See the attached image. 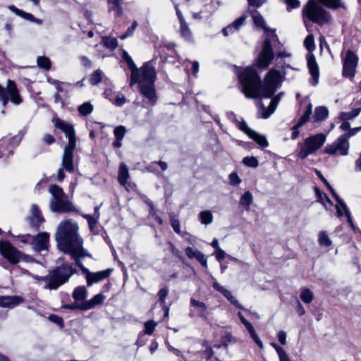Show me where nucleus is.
I'll return each instance as SVG.
<instances>
[{
	"label": "nucleus",
	"mask_w": 361,
	"mask_h": 361,
	"mask_svg": "<svg viewBox=\"0 0 361 361\" xmlns=\"http://www.w3.org/2000/svg\"><path fill=\"white\" fill-rule=\"evenodd\" d=\"M238 78L243 92L246 97L250 99H256L260 97H271L277 87L283 80L281 73L279 71L272 68L267 73L265 82L263 85L255 70L251 67H247L240 73Z\"/></svg>",
	"instance_id": "f257e3e1"
},
{
	"label": "nucleus",
	"mask_w": 361,
	"mask_h": 361,
	"mask_svg": "<svg viewBox=\"0 0 361 361\" xmlns=\"http://www.w3.org/2000/svg\"><path fill=\"white\" fill-rule=\"evenodd\" d=\"M78 231L79 226L73 220L60 222L55 233L58 248L70 255L73 259L80 257H92L91 254L84 247V240Z\"/></svg>",
	"instance_id": "f03ea898"
},
{
	"label": "nucleus",
	"mask_w": 361,
	"mask_h": 361,
	"mask_svg": "<svg viewBox=\"0 0 361 361\" xmlns=\"http://www.w3.org/2000/svg\"><path fill=\"white\" fill-rule=\"evenodd\" d=\"M253 22L257 27L264 30V39L263 41L262 50L259 54L256 62L258 67L261 68H267L274 58L273 46L279 42V38L274 30L266 26L265 21L262 16L257 10L252 11Z\"/></svg>",
	"instance_id": "7ed1b4c3"
},
{
	"label": "nucleus",
	"mask_w": 361,
	"mask_h": 361,
	"mask_svg": "<svg viewBox=\"0 0 361 361\" xmlns=\"http://www.w3.org/2000/svg\"><path fill=\"white\" fill-rule=\"evenodd\" d=\"M139 71L136 83L139 84L140 92L147 99V105L154 106L157 102L154 85L157 78L155 68L150 63H146Z\"/></svg>",
	"instance_id": "20e7f679"
},
{
	"label": "nucleus",
	"mask_w": 361,
	"mask_h": 361,
	"mask_svg": "<svg viewBox=\"0 0 361 361\" xmlns=\"http://www.w3.org/2000/svg\"><path fill=\"white\" fill-rule=\"evenodd\" d=\"M55 127L61 129L68 138V144L66 146L62 157V166L68 171H74L73 152L76 147V137L73 126L66 123L59 118L53 119Z\"/></svg>",
	"instance_id": "39448f33"
},
{
	"label": "nucleus",
	"mask_w": 361,
	"mask_h": 361,
	"mask_svg": "<svg viewBox=\"0 0 361 361\" xmlns=\"http://www.w3.org/2000/svg\"><path fill=\"white\" fill-rule=\"evenodd\" d=\"M75 272L72 265L63 264L59 267L53 273L45 276H33V278L39 281L47 282L46 288L57 289L61 285L66 282L70 277Z\"/></svg>",
	"instance_id": "423d86ee"
},
{
	"label": "nucleus",
	"mask_w": 361,
	"mask_h": 361,
	"mask_svg": "<svg viewBox=\"0 0 361 361\" xmlns=\"http://www.w3.org/2000/svg\"><path fill=\"white\" fill-rule=\"evenodd\" d=\"M49 192L51 195L49 208L54 212L66 213L74 210L73 204L66 199L62 188L56 185H52Z\"/></svg>",
	"instance_id": "0eeeda50"
},
{
	"label": "nucleus",
	"mask_w": 361,
	"mask_h": 361,
	"mask_svg": "<svg viewBox=\"0 0 361 361\" xmlns=\"http://www.w3.org/2000/svg\"><path fill=\"white\" fill-rule=\"evenodd\" d=\"M326 137L323 133H318L307 137L303 142L298 143L297 156L306 159L309 155L314 154L326 142Z\"/></svg>",
	"instance_id": "6e6552de"
},
{
	"label": "nucleus",
	"mask_w": 361,
	"mask_h": 361,
	"mask_svg": "<svg viewBox=\"0 0 361 361\" xmlns=\"http://www.w3.org/2000/svg\"><path fill=\"white\" fill-rule=\"evenodd\" d=\"M303 14L310 20L319 25L328 23L331 20L329 12L312 0L309 1L303 8Z\"/></svg>",
	"instance_id": "1a4fd4ad"
},
{
	"label": "nucleus",
	"mask_w": 361,
	"mask_h": 361,
	"mask_svg": "<svg viewBox=\"0 0 361 361\" xmlns=\"http://www.w3.org/2000/svg\"><path fill=\"white\" fill-rule=\"evenodd\" d=\"M20 242L28 243L32 245V249L36 252L45 250L48 248L49 234L47 232H42L37 235L30 234L20 235Z\"/></svg>",
	"instance_id": "9d476101"
},
{
	"label": "nucleus",
	"mask_w": 361,
	"mask_h": 361,
	"mask_svg": "<svg viewBox=\"0 0 361 361\" xmlns=\"http://www.w3.org/2000/svg\"><path fill=\"white\" fill-rule=\"evenodd\" d=\"M10 101L14 104H20L22 102L21 97L19 94L15 82L11 80H8L6 90L0 86V100L2 101L3 105L6 106Z\"/></svg>",
	"instance_id": "9b49d317"
},
{
	"label": "nucleus",
	"mask_w": 361,
	"mask_h": 361,
	"mask_svg": "<svg viewBox=\"0 0 361 361\" xmlns=\"http://www.w3.org/2000/svg\"><path fill=\"white\" fill-rule=\"evenodd\" d=\"M0 253L10 263L16 264L23 259V254L13 247L9 242L0 241Z\"/></svg>",
	"instance_id": "f8f14e48"
},
{
	"label": "nucleus",
	"mask_w": 361,
	"mask_h": 361,
	"mask_svg": "<svg viewBox=\"0 0 361 361\" xmlns=\"http://www.w3.org/2000/svg\"><path fill=\"white\" fill-rule=\"evenodd\" d=\"M349 142L343 135L339 136L332 144L328 145L324 149L326 154L331 155L345 156L348 153Z\"/></svg>",
	"instance_id": "ddd939ff"
},
{
	"label": "nucleus",
	"mask_w": 361,
	"mask_h": 361,
	"mask_svg": "<svg viewBox=\"0 0 361 361\" xmlns=\"http://www.w3.org/2000/svg\"><path fill=\"white\" fill-rule=\"evenodd\" d=\"M357 61V56L352 51H348L343 60V75L345 77L353 78L355 73Z\"/></svg>",
	"instance_id": "4468645a"
},
{
	"label": "nucleus",
	"mask_w": 361,
	"mask_h": 361,
	"mask_svg": "<svg viewBox=\"0 0 361 361\" xmlns=\"http://www.w3.org/2000/svg\"><path fill=\"white\" fill-rule=\"evenodd\" d=\"M218 8V3L213 0H204L199 12H193L192 18L196 20L208 19Z\"/></svg>",
	"instance_id": "2eb2a0df"
},
{
	"label": "nucleus",
	"mask_w": 361,
	"mask_h": 361,
	"mask_svg": "<svg viewBox=\"0 0 361 361\" xmlns=\"http://www.w3.org/2000/svg\"><path fill=\"white\" fill-rule=\"evenodd\" d=\"M282 96L283 93L281 92L272 98L268 108H266L261 101H258L257 102V106L258 107L259 116L263 118H269L275 111Z\"/></svg>",
	"instance_id": "dca6fc26"
},
{
	"label": "nucleus",
	"mask_w": 361,
	"mask_h": 361,
	"mask_svg": "<svg viewBox=\"0 0 361 361\" xmlns=\"http://www.w3.org/2000/svg\"><path fill=\"white\" fill-rule=\"evenodd\" d=\"M239 129L247 134L250 138L255 141L261 147L264 148L269 145L266 137L250 128L245 122L239 123Z\"/></svg>",
	"instance_id": "f3484780"
},
{
	"label": "nucleus",
	"mask_w": 361,
	"mask_h": 361,
	"mask_svg": "<svg viewBox=\"0 0 361 361\" xmlns=\"http://www.w3.org/2000/svg\"><path fill=\"white\" fill-rule=\"evenodd\" d=\"M335 198L337 202V204L336 205V211H337V215L338 216H342L344 214L346 216L348 222L350 224L351 228L355 230V227L353 222L352 217L350 216V213L349 209L347 207V205L337 195H335Z\"/></svg>",
	"instance_id": "a211bd4d"
},
{
	"label": "nucleus",
	"mask_w": 361,
	"mask_h": 361,
	"mask_svg": "<svg viewBox=\"0 0 361 361\" xmlns=\"http://www.w3.org/2000/svg\"><path fill=\"white\" fill-rule=\"evenodd\" d=\"M111 271V269H106L97 272H88L86 275L87 286H91L93 283H98L107 278Z\"/></svg>",
	"instance_id": "6ab92c4d"
},
{
	"label": "nucleus",
	"mask_w": 361,
	"mask_h": 361,
	"mask_svg": "<svg viewBox=\"0 0 361 361\" xmlns=\"http://www.w3.org/2000/svg\"><path fill=\"white\" fill-rule=\"evenodd\" d=\"M307 66L310 73L311 74L312 76V78L310 80V82L312 85H316L318 82L319 73V68L315 60V57L313 55H310L308 56Z\"/></svg>",
	"instance_id": "aec40b11"
},
{
	"label": "nucleus",
	"mask_w": 361,
	"mask_h": 361,
	"mask_svg": "<svg viewBox=\"0 0 361 361\" xmlns=\"http://www.w3.org/2000/svg\"><path fill=\"white\" fill-rule=\"evenodd\" d=\"M23 299L17 295L0 296V307L4 308H13L23 302Z\"/></svg>",
	"instance_id": "412c9836"
},
{
	"label": "nucleus",
	"mask_w": 361,
	"mask_h": 361,
	"mask_svg": "<svg viewBox=\"0 0 361 361\" xmlns=\"http://www.w3.org/2000/svg\"><path fill=\"white\" fill-rule=\"evenodd\" d=\"M186 255L190 259L195 258L202 267H207V260L206 257L200 251L194 250L191 247H187L185 249Z\"/></svg>",
	"instance_id": "4be33fe9"
},
{
	"label": "nucleus",
	"mask_w": 361,
	"mask_h": 361,
	"mask_svg": "<svg viewBox=\"0 0 361 361\" xmlns=\"http://www.w3.org/2000/svg\"><path fill=\"white\" fill-rule=\"evenodd\" d=\"M213 287L215 290L221 293L232 304L235 305L237 307L242 309L243 307L238 302V301L233 296L231 293L226 289L224 286L220 285L216 280L213 282Z\"/></svg>",
	"instance_id": "5701e85b"
},
{
	"label": "nucleus",
	"mask_w": 361,
	"mask_h": 361,
	"mask_svg": "<svg viewBox=\"0 0 361 361\" xmlns=\"http://www.w3.org/2000/svg\"><path fill=\"white\" fill-rule=\"evenodd\" d=\"M245 16H243L237 18L233 23L228 25L227 27L222 30V32L224 36L227 37L230 34L238 30L240 27L244 24L245 21Z\"/></svg>",
	"instance_id": "b1692460"
},
{
	"label": "nucleus",
	"mask_w": 361,
	"mask_h": 361,
	"mask_svg": "<svg viewBox=\"0 0 361 361\" xmlns=\"http://www.w3.org/2000/svg\"><path fill=\"white\" fill-rule=\"evenodd\" d=\"M31 212V217L30 221L31 224L36 227H38L40 224H42L44 221V219L42 215L41 211L39 207L36 204H32L30 208Z\"/></svg>",
	"instance_id": "393cba45"
},
{
	"label": "nucleus",
	"mask_w": 361,
	"mask_h": 361,
	"mask_svg": "<svg viewBox=\"0 0 361 361\" xmlns=\"http://www.w3.org/2000/svg\"><path fill=\"white\" fill-rule=\"evenodd\" d=\"M15 139L16 137H14L12 139L2 138L0 140V158L8 157L13 154V148L8 149V145Z\"/></svg>",
	"instance_id": "a878e982"
},
{
	"label": "nucleus",
	"mask_w": 361,
	"mask_h": 361,
	"mask_svg": "<svg viewBox=\"0 0 361 361\" xmlns=\"http://www.w3.org/2000/svg\"><path fill=\"white\" fill-rule=\"evenodd\" d=\"M105 297L99 293L94 295L91 300L85 302L81 307L80 309L83 310H87L93 308L94 306L97 305H100L103 302Z\"/></svg>",
	"instance_id": "bb28decb"
},
{
	"label": "nucleus",
	"mask_w": 361,
	"mask_h": 361,
	"mask_svg": "<svg viewBox=\"0 0 361 361\" xmlns=\"http://www.w3.org/2000/svg\"><path fill=\"white\" fill-rule=\"evenodd\" d=\"M190 305L196 308L198 312V315L201 317H207V307L205 303L200 302L194 298L190 299Z\"/></svg>",
	"instance_id": "cd10ccee"
},
{
	"label": "nucleus",
	"mask_w": 361,
	"mask_h": 361,
	"mask_svg": "<svg viewBox=\"0 0 361 361\" xmlns=\"http://www.w3.org/2000/svg\"><path fill=\"white\" fill-rule=\"evenodd\" d=\"M253 202L252 194L250 191H246L240 198V205L242 206L245 210L249 211L250 205Z\"/></svg>",
	"instance_id": "c85d7f7f"
},
{
	"label": "nucleus",
	"mask_w": 361,
	"mask_h": 361,
	"mask_svg": "<svg viewBox=\"0 0 361 361\" xmlns=\"http://www.w3.org/2000/svg\"><path fill=\"white\" fill-rule=\"evenodd\" d=\"M129 178V173L127 166L122 163L119 166L118 180L121 185H125Z\"/></svg>",
	"instance_id": "c756f323"
},
{
	"label": "nucleus",
	"mask_w": 361,
	"mask_h": 361,
	"mask_svg": "<svg viewBox=\"0 0 361 361\" xmlns=\"http://www.w3.org/2000/svg\"><path fill=\"white\" fill-rule=\"evenodd\" d=\"M243 324L245 326L246 329L250 333L251 338L254 340V341L259 346V348L262 349L264 347L263 343L260 340V338H259L257 334H256L255 330L254 327L252 326V324L250 322H249L248 321H247Z\"/></svg>",
	"instance_id": "7c9ffc66"
},
{
	"label": "nucleus",
	"mask_w": 361,
	"mask_h": 361,
	"mask_svg": "<svg viewBox=\"0 0 361 361\" xmlns=\"http://www.w3.org/2000/svg\"><path fill=\"white\" fill-rule=\"evenodd\" d=\"M198 219L202 224L207 226L212 223L214 216L211 211L204 210L199 213Z\"/></svg>",
	"instance_id": "2f4dec72"
},
{
	"label": "nucleus",
	"mask_w": 361,
	"mask_h": 361,
	"mask_svg": "<svg viewBox=\"0 0 361 361\" xmlns=\"http://www.w3.org/2000/svg\"><path fill=\"white\" fill-rule=\"evenodd\" d=\"M361 111V108L354 109L350 112H341L338 118L341 121L352 120L357 117Z\"/></svg>",
	"instance_id": "473e14b6"
},
{
	"label": "nucleus",
	"mask_w": 361,
	"mask_h": 361,
	"mask_svg": "<svg viewBox=\"0 0 361 361\" xmlns=\"http://www.w3.org/2000/svg\"><path fill=\"white\" fill-rule=\"evenodd\" d=\"M127 63H128V68L130 69V71L131 72L130 85L133 86L136 83V80L137 79L138 72H140L139 71L140 69H138L136 67V66L133 60H130V61L128 62Z\"/></svg>",
	"instance_id": "72a5a7b5"
},
{
	"label": "nucleus",
	"mask_w": 361,
	"mask_h": 361,
	"mask_svg": "<svg viewBox=\"0 0 361 361\" xmlns=\"http://www.w3.org/2000/svg\"><path fill=\"white\" fill-rule=\"evenodd\" d=\"M320 4L324 5V6L331 8L336 9L338 8H343L344 4L342 3L341 0H317Z\"/></svg>",
	"instance_id": "f704fd0d"
},
{
	"label": "nucleus",
	"mask_w": 361,
	"mask_h": 361,
	"mask_svg": "<svg viewBox=\"0 0 361 361\" xmlns=\"http://www.w3.org/2000/svg\"><path fill=\"white\" fill-rule=\"evenodd\" d=\"M329 111L324 106H319L315 109L314 119L315 121H322L327 118Z\"/></svg>",
	"instance_id": "c9c22d12"
},
{
	"label": "nucleus",
	"mask_w": 361,
	"mask_h": 361,
	"mask_svg": "<svg viewBox=\"0 0 361 361\" xmlns=\"http://www.w3.org/2000/svg\"><path fill=\"white\" fill-rule=\"evenodd\" d=\"M180 33L181 36L187 41L192 40V35L188 25L186 22L180 23Z\"/></svg>",
	"instance_id": "e433bc0d"
},
{
	"label": "nucleus",
	"mask_w": 361,
	"mask_h": 361,
	"mask_svg": "<svg viewBox=\"0 0 361 361\" xmlns=\"http://www.w3.org/2000/svg\"><path fill=\"white\" fill-rule=\"evenodd\" d=\"M8 8L11 11L13 12L16 15L20 16L21 18H23L25 20H30L32 22L34 20L35 17L31 13H26L22 10H20L18 8H16L15 6L11 5V6H9Z\"/></svg>",
	"instance_id": "4c0bfd02"
},
{
	"label": "nucleus",
	"mask_w": 361,
	"mask_h": 361,
	"mask_svg": "<svg viewBox=\"0 0 361 361\" xmlns=\"http://www.w3.org/2000/svg\"><path fill=\"white\" fill-rule=\"evenodd\" d=\"M87 296V289L85 286H78L75 288L73 293V297L76 301H81L85 299Z\"/></svg>",
	"instance_id": "58836bf2"
},
{
	"label": "nucleus",
	"mask_w": 361,
	"mask_h": 361,
	"mask_svg": "<svg viewBox=\"0 0 361 361\" xmlns=\"http://www.w3.org/2000/svg\"><path fill=\"white\" fill-rule=\"evenodd\" d=\"M312 113V104H309L307 105V109L303 114V115L300 118L298 122L297 123V127H302L306 122L308 121Z\"/></svg>",
	"instance_id": "ea45409f"
},
{
	"label": "nucleus",
	"mask_w": 361,
	"mask_h": 361,
	"mask_svg": "<svg viewBox=\"0 0 361 361\" xmlns=\"http://www.w3.org/2000/svg\"><path fill=\"white\" fill-rule=\"evenodd\" d=\"M94 109L93 105L90 102H85L78 108L79 113L82 116H87L90 114Z\"/></svg>",
	"instance_id": "a19ab883"
},
{
	"label": "nucleus",
	"mask_w": 361,
	"mask_h": 361,
	"mask_svg": "<svg viewBox=\"0 0 361 361\" xmlns=\"http://www.w3.org/2000/svg\"><path fill=\"white\" fill-rule=\"evenodd\" d=\"M318 242L321 246L329 247L332 242L329 238L326 231H320L318 235Z\"/></svg>",
	"instance_id": "79ce46f5"
},
{
	"label": "nucleus",
	"mask_w": 361,
	"mask_h": 361,
	"mask_svg": "<svg viewBox=\"0 0 361 361\" xmlns=\"http://www.w3.org/2000/svg\"><path fill=\"white\" fill-rule=\"evenodd\" d=\"M102 42L106 47L112 50L115 49L118 45L117 39L113 37H102Z\"/></svg>",
	"instance_id": "37998d69"
},
{
	"label": "nucleus",
	"mask_w": 361,
	"mask_h": 361,
	"mask_svg": "<svg viewBox=\"0 0 361 361\" xmlns=\"http://www.w3.org/2000/svg\"><path fill=\"white\" fill-rule=\"evenodd\" d=\"M103 76V72L101 70L98 69L91 74L89 79L90 82L92 85H96L102 81Z\"/></svg>",
	"instance_id": "c03bdc74"
},
{
	"label": "nucleus",
	"mask_w": 361,
	"mask_h": 361,
	"mask_svg": "<svg viewBox=\"0 0 361 361\" xmlns=\"http://www.w3.org/2000/svg\"><path fill=\"white\" fill-rule=\"evenodd\" d=\"M300 299L305 303H310L313 300V293L309 288H302L300 293Z\"/></svg>",
	"instance_id": "a18cd8bd"
},
{
	"label": "nucleus",
	"mask_w": 361,
	"mask_h": 361,
	"mask_svg": "<svg viewBox=\"0 0 361 361\" xmlns=\"http://www.w3.org/2000/svg\"><path fill=\"white\" fill-rule=\"evenodd\" d=\"M37 66L45 70H49L51 67V61L49 58L45 56H38L37 59Z\"/></svg>",
	"instance_id": "49530a36"
},
{
	"label": "nucleus",
	"mask_w": 361,
	"mask_h": 361,
	"mask_svg": "<svg viewBox=\"0 0 361 361\" xmlns=\"http://www.w3.org/2000/svg\"><path fill=\"white\" fill-rule=\"evenodd\" d=\"M108 2L111 5L109 11L114 10L116 12L117 16H121L122 11L120 5V0H108Z\"/></svg>",
	"instance_id": "de8ad7c7"
},
{
	"label": "nucleus",
	"mask_w": 361,
	"mask_h": 361,
	"mask_svg": "<svg viewBox=\"0 0 361 361\" xmlns=\"http://www.w3.org/2000/svg\"><path fill=\"white\" fill-rule=\"evenodd\" d=\"M304 44L308 51H312L315 48L314 39L312 35H309L304 40Z\"/></svg>",
	"instance_id": "09e8293b"
},
{
	"label": "nucleus",
	"mask_w": 361,
	"mask_h": 361,
	"mask_svg": "<svg viewBox=\"0 0 361 361\" xmlns=\"http://www.w3.org/2000/svg\"><path fill=\"white\" fill-rule=\"evenodd\" d=\"M243 163L250 167L256 168L259 165L258 160L255 157H246L243 158Z\"/></svg>",
	"instance_id": "8fccbe9b"
},
{
	"label": "nucleus",
	"mask_w": 361,
	"mask_h": 361,
	"mask_svg": "<svg viewBox=\"0 0 361 361\" xmlns=\"http://www.w3.org/2000/svg\"><path fill=\"white\" fill-rule=\"evenodd\" d=\"M127 102V99L126 97L123 94H118L113 98V101L111 102L118 106H121L124 104H126Z\"/></svg>",
	"instance_id": "3c124183"
},
{
	"label": "nucleus",
	"mask_w": 361,
	"mask_h": 361,
	"mask_svg": "<svg viewBox=\"0 0 361 361\" xmlns=\"http://www.w3.org/2000/svg\"><path fill=\"white\" fill-rule=\"evenodd\" d=\"M157 325V323L153 320L146 322L145 323V334L147 335H151L153 333Z\"/></svg>",
	"instance_id": "603ef678"
},
{
	"label": "nucleus",
	"mask_w": 361,
	"mask_h": 361,
	"mask_svg": "<svg viewBox=\"0 0 361 361\" xmlns=\"http://www.w3.org/2000/svg\"><path fill=\"white\" fill-rule=\"evenodd\" d=\"M316 195L318 198V201L320 202L325 207H326V202L331 204V202L327 195L325 193L322 192L319 190L316 189Z\"/></svg>",
	"instance_id": "864d4df0"
},
{
	"label": "nucleus",
	"mask_w": 361,
	"mask_h": 361,
	"mask_svg": "<svg viewBox=\"0 0 361 361\" xmlns=\"http://www.w3.org/2000/svg\"><path fill=\"white\" fill-rule=\"evenodd\" d=\"M114 133L116 138L123 140L126 133V128L123 126H119L114 129Z\"/></svg>",
	"instance_id": "5fc2aeb1"
},
{
	"label": "nucleus",
	"mask_w": 361,
	"mask_h": 361,
	"mask_svg": "<svg viewBox=\"0 0 361 361\" xmlns=\"http://www.w3.org/2000/svg\"><path fill=\"white\" fill-rule=\"evenodd\" d=\"M84 218L87 219L89 227L91 231L93 230L96 224H97L99 218H96L95 216H91L90 214H85L83 215Z\"/></svg>",
	"instance_id": "6e6d98bb"
},
{
	"label": "nucleus",
	"mask_w": 361,
	"mask_h": 361,
	"mask_svg": "<svg viewBox=\"0 0 361 361\" xmlns=\"http://www.w3.org/2000/svg\"><path fill=\"white\" fill-rule=\"evenodd\" d=\"M171 225L176 233L179 235H181L183 233L180 231V222L178 219L175 216H171Z\"/></svg>",
	"instance_id": "4d7b16f0"
},
{
	"label": "nucleus",
	"mask_w": 361,
	"mask_h": 361,
	"mask_svg": "<svg viewBox=\"0 0 361 361\" xmlns=\"http://www.w3.org/2000/svg\"><path fill=\"white\" fill-rule=\"evenodd\" d=\"M167 295H168V290L166 288H161L158 293L159 300L163 307H165V303H166L165 300H166Z\"/></svg>",
	"instance_id": "13d9d810"
},
{
	"label": "nucleus",
	"mask_w": 361,
	"mask_h": 361,
	"mask_svg": "<svg viewBox=\"0 0 361 361\" xmlns=\"http://www.w3.org/2000/svg\"><path fill=\"white\" fill-rule=\"evenodd\" d=\"M361 130V126L360 127H357V128H350L348 130V131L342 135L345 138H346L347 140H348V139L355 135L359 130Z\"/></svg>",
	"instance_id": "bf43d9fd"
},
{
	"label": "nucleus",
	"mask_w": 361,
	"mask_h": 361,
	"mask_svg": "<svg viewBox=\"0 0 361 361\" xmlns=\"http://www.w3.org/2000/svg\"><path fill=\"white\" fill-rule=\"evenodd\" d=\"M229 180L231 185H236L240 183L241 180L235 173L229 175Z\"/></svg>",
	"instance_id": "052dcab7"
},
{
	"label": "nucleus",
	"mask_w": 361,
	"mask_h": 361,
	"mask_svg": "<svg viewBox=\"0 0 361 361\" xmlns=\"http://www.w3.org/2000/svg\"><path fill=\"white\" fill-rule=\"evenodd\" d=\"M285 2L288 6V10L296 8L300 6V1L298 0H286Z\"/></svg>",
	"instance_id": "680f3d73"
},
{
	"label": "nucleus",
	"mask_w": 361,
	"mask_h": 361,
	"mask_svg": "<svg viewBox=\"0 0 361 361\" xmlns=\"http://www.w3.org/2000/svg\"><path fill=\"white\" fill-rule=\"evenodd\" d=\"M49 319L51 322L56 324L57 325L62 326H63V319L57 315L55 314H51L49 317Z\"/></svg>",
	"instance_id": "e2e57ef3"
},
{
	"label": "nucleus",
	"mask_w": 361,
	"mask_h": 361,
	"mask_svg": "<svg viewBox=\"0 0 361 361\" xmlns=\"http://www.w3.org/2000/svg\"><path fill=\"white\" fill-rule=\"evenodd\" d=\"M227 116L231 121H233V123H235L236 124V126H238V128H239V123H240L241 122H245L243 119H241L240 121L238 120L236 115L233 112H228L227 114Z\"/></svg>",
	"instance_id": "0e129e2a"
},
{
	"label": "nucleus",
	"mask_w": 361,
	"mask_h": 361,
	"mask_svg": "<svg viewBox=\"0 0 361 361\" xmlns=\"http://www.w3.org/2000/svg\"><path fill=\"white\" fill-rule=\"evenodd\" d=\"M180 235L190 244H193L196 240L195 237L191 235L187 232H183Z\"/></svg>",
	"instance_id": "69168bd1"
},
{
	"label": "nucleus",
	"mask_w": 361,
	"mask_h": 361,
	"mask_svg": "<svg viewBox=\"0 0 361 361\" xmlns=\"http://www.w3.org/2000/svg\"><path fill=\"white\" fill-rule=\"evenodd\" d=\"M228 255L222 249H219L216 252V258L219 262L223 260Z\"/></svg>",
	"instance_id": "338daca9"
},
{
	"label": "nucleus",
	"mask_w": 361,
	"mask_h": 361,
	"mask_svg": "<svg viewBox=\"0 0 361 361\" xmlns=\"http://www.w3.org/2000/svg\"><path fill=\"white\" fill-rule=\"evenodd\" d=\"M277 337H278L279 341L281 343V344H282V345L286 344V333L285 331H279L278 333Z\"/></svg>",
	"instance_id": "774afa93"
}]
</instances>
